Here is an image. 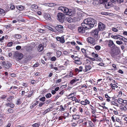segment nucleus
<instances>
[{
  "label": "nucleus",
  "instance_id": "f257e3e1",
  "mask_svg": "<svg viewBox=\"0 0 127 127\" xmlns=\"http://www.w3.org/2000/svg\"><path fill=\"white\" fill-rule=\"evenodd\" d=\"M83 22L84 23H81V26L85 27L86 30H89L94 27L96 21L92 18H88L85 19Z\"/></svg>",
  "mask_w": 127,
  "mask_h": 127
},
{
  "label": "nucleus",
  "instance_id": "f03ea898",
  "mask_svg": "<svg viewBox=\"0 0 127 127\" xmlns=\"http://www.w3.org/2000/svg\"><path fill=\"white\" fill-rule=\"evenodd\" d=\"M119 48L118 47H115L114 49H112L110 54L111 56L114 58L116 61L119 60L121 58L120 54Z\"/></svg>",
  "mask_w": 127,
  "mask_h": 127
},
{
  "label": "nucleus",
  "instance_id": "7ed1b4c3",
  "mask_svg": "<svg viewBox=\"0 0 127 127\" xmlns=\"http://www.w3.org/2000/svg\"><path fill=\"white\" fill-rule=\"evenodd\" d=\"M85 113L84 107L82 106H81L78 107L77 111L76 113V114L79 115L80 116L83 117L85 114Z\"/></svg>",
  "mask_w": 127,
  "mask_h": 127
},
{
  "label": "nucleus",
  "instance_id": "20e7f679",
  "mask_svg": "<svg viewBox=\"0 0 127 127\" xmlns=\"http://www.w3.org/2000/svg\"><path fill=\"white\" fill-rule=\"evenodd\" d=\"M87 41L89 44L94 46L97 44V40L92 37H89L87 38Z\"/></svg>",
  "mask_w": 127,
  "mask_h": 127
},
{
  "label": "nucleus",
  "instance_id": "39448f33",
  "mask_svg": "<svg viewBox=\"0 0 127 127\" xmlns=\"http://www.w3.org/2000/svg\"><path fill=\"white\" fill-rule=\"evenodd\" d=\"M99 31L97 29H95L94 30H93L90 32V35L91 36L95 39L97 38L98 37V33Z\"/></svg>",
  "mask_w": 127,
  "mask_h": 127
},
{
  "label": "nucleus",
  "instance_id": "423d86ee",
  "mask_svg": "<svg viewBox=\"0 0 127 127\" xmlns=\"http://www.w3.org/2000/svg\"><path fill=\"white\" fill-rule=\"evenodd\" d=\"M57 19L60 22H63L64 20V15L63 13H58L57 15Z\"/></svg>",
  "mask_w": 127,
  "mask_h": 127
},
{
  "label": "nucleus",
  "instance_id": "0eeeda50",
  "mask_svg": "<svg viewBox=\"0 0 127 127\" xmlns=\"http://www.w3.org/2000/svg\"><path fill=\"white\" fill-rule=\"evenodd\" d=\"M14 57L16 59L19 60L22 58L23 55L21 53L16 52L14 54Z\"/></svg>",
  "mask_w": 127,
  "mask_h": 127
},
{
  "label": "nucleus",
  "instance_id": "6e6552de",
  "mask_svg": "<svg viewBox=\"0 0 127 127\" xmlns=\"http://www.w3.org/2000/svg\"><path fill=\"white\" fill-rule=\"evenodd\" d=\"M105 26L104 24L100 22L98 23V27L97 29L99 31H102L105 29Z\"/></svg>",
  "mask_w": 127,
  "mask_h": 127
},
{
  "label": "nucleus",
  "instance_id": "1a4fd4ad",
  "mask_svg": "<svg viewBox=\"0 0 127 127\" xmlns=\"http://www.w3.org/2000/svg\"><path fill=\"white\" fill-rule=\"evenodd\" d=\"M58 9L61 10L64 13H65L66 14L67 13H68V9L65 7H60L58 8Z\"/></svg>",
  "mask_w": 127,
  "mask_h": 127
},
{
  "label": "nucleus",
  "instance_id": "9d476101",
  "mask_svg": "<svg viewBox=\"0 0 127 127\" xmlns=\"http://www.w3.org/2000/svg\"><path fill=\"white\" fill-rule=\"evenodd\" d=\"M2 63L3 65L6 68H8L12 66L11 64L8 62H6L5 61H3Z\"/></svg>",
  "mask_w": 127,
  "mask_h": 127
},
{
  "label": "nucleus",
  "instance_id": "9b49d317",
  "mask_svg": "<svg viewBox=\"0 0 127 127\" xmlns=\"http://www.w3.org/2000/svg\"><path fill=\"white\" fill-rule=\"evenodd\" d=\"M108 45L109 47L112 49H114L115 47H117L116 46L113 41L111 40H109Z\"/></svg>",
  "mask_w": 127,
  "mask_h": 127
},
{
  "label": "nucleus",
  "instance_id": "f8f14e48",
  "mask_svg": "<svg viewBox=\"0 0 127 127\" xmlns=\"http://www.w3.org/2000/svg\"><path fill=\"white\" fill-rule=\"evenodd\" d=\"M56 38L57 40L59 41L60 43H63L65 42V40L63 36H62L61 37L58 36Z\"/></svg>",
  "mask_w": 127,
  "mask_h": 127
},
{
  "label": "nucleus",
  "instance_id": "ddd939ff",
  "mask_svg": "<svg viewBox=\"0 0 127 127\" xmlns=\"http://www.w3.org/2000/svg\"><path fill=\"white\" fill-rule=\"evenodd\" d=\"M38 6L35 4H33L31 5V8L33 11L36 12L38 9Z\"/></svg>",
  "mask_w": 127,
  "mask_h": 127
},
{
  "label": "nucleus",
  "instance_id": "4468645a",
  "mask_svg": "<svg viewBox=\"0 0 127 127\" xmlns=\"http://www.w3.org/2000/svg\"><path fill=\"white\" fill-rule=\"evenodd\" d=\"M85 28L83 26L79 27L78 28V30L79 32L81 33H82L85 32Z\"/></svg>",
  "mask_w": 127,
  "mask_h": 127
},
{
  "label": "nucleus",
  "instance_id": "2eb2a0df",
  "mask_svg": "<svg viewBox=\"0 0 127 127\" xmlns=\"http://www.w3.org/2000/svg\"><path fill=\"white\" fill-rule=\"evenodd\" d=\"M63 26L60 25H58L56 27V29L58 32H62L63 31Z\"/></svg>",
  "mask_w": 127,
  "mask_h": 127
},
{
  "label": "nucleus",
  "instance_id": "dca6fc26",
  "mask_svg": "<svg viewBox=\"0 0 127 127\" xmlns=\"http://www.w3.org/2000/svg\"><path fill=\"white\" fill-rule=\"evenodd\" d=\"M77 107L75 106H73L72 107L70 106L69 109L70 112H76L77 110Z\"/></svg>",
  "mask_w": 127,
  "mask_h": 127
},
{
  "label": "nucleus",
  "instance_id": "f3484780",
  "mask_svg": "<svg viewBox=\"0 0 127 127\" xmlns=\"http://www.w3.org/2000/svg\"><path fill=\"white\" fill-rule=\"evenodd\" d=\"M44 17L47 20H51V18L50 14L47 13L44 14Z\"/></svg>",
  "mask_w": 127,
  "mask_h": 127
},
{
  "label": "nucleus",
  "instance_id": "a211bd4d",
  "mask_svg": "<svg viewBox=\"0 0 127 127\" xmlns=\"http://www.w3.org/2000/svg\"><path fill=\"white\" fill-rule=\"evenodd\" d=\"M85 68L83 70V71L84 72H87L90 70L91 68L90 65H85Z\"/></svg>",
  "mask_w": 127,
  "mask_h": 127
},
{
  "label": "nucleus",
  "instance_id": "6ab92c4d",
  "mask_svg": "<svg viewBox=\"0 0 127 127\" xmlns=\"http://www.w3.org/2000/svg\"><path fill=\"white\" fill-rule=\"evenodd\" d=\"M90 103L89 101L86 99L84 100V101H80V103L82 105H86L87 104H89Z\"/></svg>",
  "mask_w": 127,
  "mask_h": 127
},
{
  "label": "nucleus",
  "instance_id": "aec40b11",
  "mask_svg": "<svg viewBox=\"0 0 127 127\" xmlns=\"http://www.w3.org/2000/svg\"><path fill=\"white\" fill-rule=\"evenodd\" d=\"M43 45H43L42 44H40L39 45L37 49L39 52H42L43 50L44 49Z\"/></svg>",
  "mask_w": 127,
  "mask_h": 127
},
{
  "label": "nucleus",
  "instance_id": "412c9836",
  "mask_svg": "<svg viewBox=\"0 0 127 127\" xmlns=\"http://www.w3.org/2000/svg\"><path fill=\"white\" fill-rule=\"evenodd\" d=\"M81 51L83 55L85 57H88V54H87V52H88V50H86L85 49L82 48L81 49Z\"/></svg>",
  "mask_w": 127,
  "mask_h": 127
},
{
  "label": "nucleus",
  "instance_id": "4be33fe9",
  "mask_svg": "<svg viewBox=\"0 0 127 127\" xmlns=\"http://www.w3.org/2000/svg\"><path fill=\"white\" fill-rule=\"evenodd\" d=\"M80 116L79 115L77 114L73 115L72 116V119L76 120L79 119L80 118Z\"/></svg>",
  "mask_w": 127,
  "mask_h": 127
},
{
  "label": "nucleus",
  "instance_id": "5701e85b",
  "mask_svg": "<svg viewBox=\"0 0 127 127\" xmlns=\"http://www.w3.org/2000/svg\"><path fill=\"white\" fill-rule=\"evenodd\" d=\"M70 102H69L68 103L64 105V107L65 110L69 109V108L70 106Z\"/></svg>",
  "mask_w": 127,
  "mask_h": 127
},
{
  "label": "nucleus",
  "instance_id": "b1692460",
  "mask_svg": "<svg viewBox=\"0 0 127 127\" xmlns=\"http://www.w3.org/2000/svg\"><path fill=\"white\" fill-rule=\"evenodd\" d=\"M120 109L123 111H126L127 110V105H123L122 106H120Z\"/></svg>",
  "mask_w": 127,
  "mask_h": 127
},
{
  "label": "nucleus",
  "instance_id": "393cba45",
  "mask_svg": "<svg viewBox=\"0 0 127 127\" xmlns=\"http://www.w3.org/2000/svg\"><path fill=\"white\" fill-rule=\"evenodd\" d=\"M34 48L31 46H30L26 49V51L28 52H31L33 50Z\"/></svg>",
  "mask_w": 127,
  "mask_h": 127
},
{
  "label": "nucleus",
  "instance_id": "a878e982",
  "mask_svg": "<svg viewBox=\"0 0 127 127\" xmlns=\"http://www.w3.org/2000/svg\"><path fill=\"white\" fill-rule=\"evenodd\" d=\"M88 124L90 127H94L95 126L94 123H93L92 121L88 120Z\"/></svg>",
  "mask_w": 127,
  "mask_h": 127
},
{
  "label": "nucleus",
  "instance_id": "bb28decb",
  "mask_svg": "<svg viewBox=\"0 0 127 127\" xmlns=\"http://www.w3.org/2000/svg\"><path fill=\"white\" fill-rule=\"evenodd\" d=\"M103 83L102 79H98L96 82V84L97 85H99L101 86L102 84V83Z\"/></svg>",
  "mask_w": 127,
  "mask_h": 127
},
{
  "label": "nucleus",
  "instance_id": "cd10ccee",
  "mask_svg": "<svg viewBox=\"0 0 127 127\" xmlns=\"http://www.w3.org/2000/svg\"><path fill=\"white\" fill-rule=\"evenodd\" d=\"M74 14V12L73 10L72 9H68V13H67V15H68L69 16H72Z\"/></svg>",
  "mask_w": 127,
  "mask_h": 127
},
{
  "label": "nucleus",
  "instance_id": "c85d7f7f",
  "mask_svg": "<svg viewBox=\"0 0 127 127\" xmlns=\"http://www.w3.org/2000/svg\"><path fill=\"white\" fill-rule=\"evenodd\" d=\"M16 7L19 10L21 11L25 9V8L24 6H23L22 5H19L17 6Z\"/></svg>",
  "mask_w": 127,
  "mask_h": 127
},
{
  "label": "nucleus",
  "instance_id": "c756f323",
  "mask_svg": "<svg viewBox=\"0 0 127 127\" xmlns=\"http://www.w3.org/2000/svg\"><path fill=\"white\" fill-rule=\"evenodd\" d=\"M51 109V108H48L46 109L44 111L42 112V114L43 115H44L46 114L50 111Z\"/></svg>",
  "mask_w": 127,
  "mask_h": 127
},
{
  "label": "nucleus",
  "instance_id": "7c9ffc66",
  "mask_svg": "<svg viewBox=\"0 0 127 127\" xmlns=\"http://www.w3.org/2000/svg\"><path fill=\"white\" fill-rule=\"evenodd\" d=\"M73 62L75 64H82V62L79 58L78 59L75 60L73 61Z\"/></svg>",
  "mask_w": 127,
  "mask_h": 127
},
{
  "label": "nucleus",
  "instance_id": "2f4dec72",
  "mask_svg": "<svg viewBox=\"0 0 127 127\" xmlns=\"http://www.w3.org/2000/svg\"><path fill=\"white\" fill-rule=\"evenodd\" d=\"M105 98H106V100L108 102L110 101V99L111 98V97H109L107 94H105Z\"/></svg>",
  "mask_w": 127,
  "mask_h": 127
},
{
  "label": "nucleus",
  "instance_id": "473e14b6",
  "mask_svg": "<svg viewBox=\"0 0 127 127\" xmlns=\"http://www.w3.org/2000/svg\"><path fill=\"white\" fill-rule=\"evenodd\" d=\"M89 107L90 109L92 110L91 111L92 113L93 114H94L95 113V108L94 107L91 105H90Z\"/></svg>",
  "mask_w": 127,
  "mask_h": 127
},
{
  "label": "nucleus",
  "instance_id": "72a5a7b5",
  "mask_svg": "<svg viewBox=\"0 0 127 127\" xmlns=\"http://www.w3.org/2000/svg\"><path fill=\"white\" fill-rule=\"evenodd\" d=\"M22 101L20 98H18L16 101V104L17 105H20L22 103Z\"/></svg>",
  "mask_w": 127,
  "mask_h": 127
},
{
  "label": "nucleus",
  "instance_id": "f704fd0d",
  "mask_svg": "<svg viewBox=\"0 0 127 127\" xmlns=\"http://www.w3.org/2000/svg\"><path fill=\"white\" fill-rule=\"evenodd\" d=\"M110 86H111V87L113 90H115V87L117 88L118 87L117 85L115 84H113L112 83H111L110 84Z\"/></svg>",
  "mask_w": 127,
  "mask_h": 127
},
{
  "label": "nucleus",
  "instance_id": "c9c22d12",
  "mask_svg": "<svg viewBox=\"0 0 127 127\" xmlns=\"http://www.w3.org/2000/svg\"><path fill=\"white\" fill-rule=\"evenodd\" d=\"M76 93L75 92L72 91L71 92L70 94H69L67 96V98H70V96H71L72 95H73L72 96H74L76 94Z\"/></svg>",
  "mask_w": 127,
  "mask_h": 127
},
{
  "label": "nucleus",
  "instance_id": "e433bc0d",
  "mask_svg": "<svg viewBox=\"0 0 127 127\" xmlns=\"http://www.w3.org/2000/svg\"><path fill=\"white\" fill-rule=\"evenodd\" d=\"M40 125V123L38 122L34 123L32 125V126L33 127H39Z\"/></svg>",
  "mask_w": 127,
  "mask_h": 127
},
{
  "label": "nucleus",
  "instance_id": "4c0bfd02",
  "mask_svg": "<svg viewBox=\"0 0 127 127\" xmlns=\"http://www.w3.org/2000/svg\"><path fill=\"white\" fill-rule=\"evenodd\" d=\"M13 37H14L13 36ZM14 37L18 39H20L22 37L19 34H15L14 35Z\"/></svg>",
  "mask_w": 127,
  "mask_h": 127
},
{
  "label": "nucleus",
  "instance_id": "58836bf2",
  "mask_svg": "<svg viewBox=\"0 0 127 127\" xmlns=\"http://www.w3.org/2000/svg\"><path fill=\"white\" fill-rule=\"evenodd\" d=\"M66 20L68 22L71 23L72 21V20L71 18L70 17H68L66 18Z\"/></svg>",
  "mask_w": 127,
  "mask_h": 127
},
{
  "label": "nucleus",
  "instance_id": "ea45409f",
  "mask_svg": "<svg viewBox=\"0 0 127 127\" xmlns=\"http://www.w3.org/2000/svg\"><path fill=\"white\" fill-rule=\"evenodd\" d=\"M14 98V96H9V97L7 99V100L8 101L10 102L11 101V100L13 99Z\"/></svg>",
  "mask_w": 127,
  "mask_h": 127
},
{
  "label": "nucleus",
  "instance_id": "a19ab883",
  "mask_svg": "<svg viewBox=\"0 0 127 127\" xmlns=\"http://www.w3.org/2000/svg\"><path fill=\"white\" fill-rule=\"evenodd\" d=\"M115 122H117L121 124H122L121 121V120L119 119V117H117L116 116H115Z\"/></svg>",
  "mask_w": 127,
  "mask_h": 127
},
{
  "label": "nucleus",
  "instance_id": "79ce46f5",
  "mask_svg": "<svg viewBox=\"0 0 127 127\" xmlns=\"http://www.w3.org/2000/svg\"><path fill=\"white\" fill-rule=\"evenodd\" d=\"M91 56L94 58H96L98 57V55L97 54H95L94 52H92L91 54Z\"/></svg>",
  "mask_w": 127,
  "mask_h": 127
},
{
  "label": "nucleus",
  "instance_id": "37998d69",
  "mask_svg": "<svg viewBox=\"0 0 127 127\" xmlns=\"http://www.w3.org/2000/svg\"><path fill=\"white\" fill-rule=\"evenodd\" d=\"M52 54V53L48 52L46 53V57L49 59H50L51 58Z\"/></svg>",
  "mask_w": 127,
  "mask_h": 127
},
{
  "label": "nucleus",
  "instance_id": "c03bdc74",
  "mask_svg": "<svg viewBox=\"0 0 127 127\" xmlns=\"http://www.w3.org/2000/svg\"><path fill=\"white\" fill-rule=\"evenodd\" d=\"M122 91L121 90L118 92V94L117 95V97L118 98H120L122 97Z\"/></svg>",
  "mask_w": 127,
  "mask_h": 127
},
{
  "label": "nucleus",
  "instance_id": "a18cd8bd",
  "mask_svg": "<svg viewBox=\"0 0 127 127\" xmlns=\"http://www.w3.org/2000/svg\"><path fill=\"white\" fill-rule=\"evenodd\" d=\"M33 90L31 91L29 93V95L28 96V97H31L32 95H33Z\"/></svg>",
  "mask_w": 127,
  "mask_h": 127
},
{
  "label": "nucleus",
  "instance_id": "49530a36",
  "mask_svg": "<svg viewBox=\"0 0 127 127\" xmlns=\"http://www.w3.org/2000/svg\"><path fill=\"white\" fill-rule=\"evenodd\" d=\"M73 75L75 76L76 75L74 72L73 70L71 71L69 73V76L70 77H72Z\"/></svg>",
  "mask_w": 127,
  "mask_h": 127
},
{
  "label": "nucleus",
  "instance_id": "de8ad7c7",
  "mask_svg": "<svg viewBox=\"0 0 127 127\" xmlns=\"http://www.w3.org/2000/svg\"><path fill=\"white\" fill-rule=\"evenodd\" d=\"M111 104L112 105H113L116 106L117 107H118V103L114 101H112L111 102Z\"/></svg>",
  "mask_w": 127,
  "mask_h": 127
},
{
  "label": "nucleus",
  "instance_id": "09e8293b",
  "mask_svg": "<svg viewBox=\"0 0 127 127\" xmlns=\"http://www.w3.org/2000/svg\"><path fill=\"white\" fill-rule=\"evenodd\" d=\"M73 71L76 75H77L78 74L79 72H80L78 69L77 68H75L74 69V70H73Z\"/></svg>",
  "mask_w": 127,
  "mask_h": 127
},
{
  "label": "nucleus",
  "instance_id": "8fccbe9b",
  "mask_svg": "<svg viewBox=\"0 0 127 127\" xmlns=\"http://www.w3.org/2000/svg\"><path fill=\"white\" fill-rule=\"evenodd\" d=\"M60 108L58 110L61 111H64L65 110L64 107H63L62 105H61L60 106Z\"/></svg>",
  "mask_w": 127,
  "mask_h": 127
},
{
  "label": "nucleus",
  "instance_id": "3c124183",
  "mask_svg": "<svg viewBox=\"0 0 127 127\" xmlns=\"http://www.w3.org/2000/svg\"><path fill=\"white\" fill-rule=\"evenodd\" d=\"M108 0H99V2L101 4H104Z\"/></svg>",
  "mask_w": 127,
  "mask_h": 127
},
{
  "label": "nucleus",
  "instance_id": "603ef678",
  "mask_svg": "<svg viewBox=\"0 0 127 127\" xmlns=\"http://www.w3.org/2000/svg\"><path fill=\"white\" fill-rule=\"evenodd\" d=\"M94 47L95 49L97 51L101 49V47L99 45H96Z\"/></svg>",
  "mask_w": 127,
  "mask_h": 127
},
{
  "label": "nucleus",
  "instance_id": "864d4df0",
  "mask_svg": "<svg viewBox=\"0 0 127 127\" xmlns=\"http://www.w3.org/2000/svg\"><path fill=\"white\" fill-rule=\"evenodd\" d=\"M123 100L122 99L120 98H118L117 100L118 102L120 104H122L123 103Z\"/></svg>",
  "mask_w": 127,
  "mask_h": 127
},
{
  "label": "nucleus",
  "instance_id": "5fc2aeb1",
  "mask_svg": "<svg viewBox=\"0 0 127 127\" xmlns=\"http://www.w3.org/2000/svg\"><path fill=\"white\" fill-rule=\"evenodd\" d=\"M0 14H5V11L4 10L0 8Z\"/></svg>",
  "mask_w": 127,
  "mask_h": 127
},
{
  "label": "nucleus",
  "instance_id": "6e6d98bb",
  "mask_svg": "<svg viewBox=\"0 0 127 127\" xmlns=\"http://www.w3.org/2000/svg\"><path fill=\"white\" fill-rule=\"evenodd\" d=\"M119 35H112L111 37L114 39H118L119 38V37L118 36Z\"/></svg>",
  "mask_w": 127,
  "mask_h": 127
},
{
  "label": "nucleus",
  "instance_id": "4d7b16f0",
  "mask_svg": "<svg viewBox=\"0 0 127 127\" xmlns=\"http://www.w3.org/2000/svg\"><path fill=\"white\" fill-rule=\"evenodd\" d=\"M105 6L106 8H109L110 6V3L107 2L105 4Z\"/></svg>",
  "mask_w": 127,
  "mask_h": 127
},
{
  "label": "nucleus",
  "instance_id": "13d9d810",
  "mask_svg": "<svg viewBox=\"0 0 127 127\" xmlns=\"http://www.w3.org/2000/svg\"><path fill=\"white\" fill-rule=\"evenodd\" d=\"M7 95H2L0 97L1 99H4L7 97Z\"/></svg>",
  "mask_w": 127,
  "mask_h": 127
},
{
  "label": "nucleus",
  "instance_id": "bf43d9fd",
  "mask_svg": "<svg viewBox=\"0 0 127 127\" xmlns=\"http://www.w3.org/2000/svg\"><path fill=\"white\" fill-rule=\"evenodd\" d=\"M91 121H92L94 123H95L97 122H98V120L94 118L91 119Z\"/></svg>",
  "mask_w": 127,
  "mask_h": 127
},
{
  "label": "nucleus",
  "instance_id": "052dcab7",
  "mask_svg": "<svg viewBox=\"0 0 127 127\" xmlns=\"http://www.w3.org/2000/svg\"><path fill=\"white\" fill-rule=\"evenodd\" d=\"M38 101H36L35 103L33 102L32 103V106L33 107H34L38 103Z\"/></svg>",
  "mask_w": 127,
  "mask_h": 127
},
{
  "label": "nucleus",
  "instance_id": "680f3d73",
  "mask_svg": "<svg viewBox=\"0 0 127 127\" xmlns=\"http://www.w3.org/2000/svg\"><path fill=\"white\" fill-rule=\"evenodd\" d=\"M45 96L47 98H49L52 95L50 93H49L46 95Z\"/></svg>",
  "mask_w": 127,
  "mask_h": 127
},
{
  "label": "nucleus",
  "instance_id": "e2e57ef3",
  "mask_svg": "<svg viewBox=\"0 0 127 127\" xmlns=\"http://www.w3.org/2000/svg\"><path fill=\"white\" fill-rule=\"evenodd\" d=\"M13 43L12 42H9L7 44V46L8 47H10L12 46Z\"/></svg>",
  "mask_w": 127,
  "mask_h": 127
},
{
  "label": "nucleus",
  "instance_id": "0e129e2a",
  "mask_svg": "<svg viewBox=\"0 0 127 127\" xmlns=\"http://www.w3.org/2000/svg\"><path fill=\"white\" fill-rule=\"evenodd\" d=\"M71 125L72 126L75 127L77 125V123H71Z\"/></svg>",
  "mask_w": 127,
  "mask_h": 127
},
{
  "label": "nucleus",
  "instance_id": "69168bd1",
  "mask_svg": "<svg viewBox=\"0 0 127 127\" xmlns=\"http://www.w3.org/2000/svg\"><path fill=\"white\" fill-rule=\"evenodd\" d=\"M56 59L57 58L55 56H53L50 58V60L52 61H55Z\"/></svg>",
  "mask_w": 127,
  "mask_h": 127
},
{
  "label": "nucleus",
  "instance_id": "338daca9",
  "mask_svg": "<svg viewBox=\"0 0 127 127\" xmlns=\"http://www.w3.org/2000/svg\"><path fill=\"white\" fill-rule=\"evenodd\" d=\"M116 42L117 44L119 45H121L123 43V42L122 41L119 40L116 41Z\"/></svg>",
  "mask_w": 127,
  "mask_h": 127
},
{
  "label": "nucleus",
  "instance_id": "774afa93",
  "mask_svg": "<svg viewBox=\"0 0 127 127\" xmlns=\"http://www.w3.org/2000/svg\"><path fill=\"white\" fill-rule=\"evenodd\" d=\"M75 82V78H74L70 81V83L72 85H73Z\"/></svg>",
  "mask_w": 127,
  "mask_h": 127
}]
</instances>
